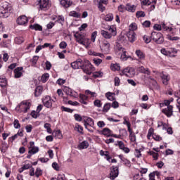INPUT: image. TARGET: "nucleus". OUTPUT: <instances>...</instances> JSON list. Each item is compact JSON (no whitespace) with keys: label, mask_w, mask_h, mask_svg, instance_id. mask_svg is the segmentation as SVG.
<instances>
[{"label":"nucleus","mask_w":180,"mask_h":180,"mask_svg":"<svg viewBox=\"0 0 180 180\" xmlns=\"http://www.w3.org/2000/svg\"><path fill=\"white\" fill-rule=\"evenodd\" d=\"M108 31L105 30H102L101 32V36L106 40H110L112 37L116 36L117 34V29L115 25H110L108 28L106 29Z\"/></svg>","instance_id":"nucleus-1"},{"label":"nucleus","mask_w":180,"mask_h":180,"mask_svg":"<svg viewBox=\"0 0 180 180\" xmlns=\"http://www.w3.org/2000/svg\"><path fill=\"white\" fill-rule=\"evenodd\" d=\"M75 38L76 41L79 43V44L84 46L86 49H88V47H89V44H91V43L89 42V39L88 37L82 35V34H79V32H76L75 34Z\"/></svg>","instance_id":"nucleus-2"},{"label":"nucleus","mask_w":180,"mask_h":180,"mask_svg":"<svg viewBox=\"0 0 180 180\" xmlns=\"http://www.w3.org/2000/svg\"><path fill=\"white\" fill-rule=\"evenodd\" d=\"M30 106H32L30 102L23 101L16 106L15 110L18 113H27V110L30 109Z\"/></svg>","instance_id":"nucleus-3"},{"label":"nucleus","mask_w":180,"mask_h":180,"mask_svg":"<svg viewBox=\"0 0 180 180\" xmlns=\"http://www.w3.org/2000/svg\"><path fill=\"white\" fill-rule=\"evenodd\" d=\"M173 99L170 100H165L164 101V105H165V106H167V108H165L162 110V113H164V115H166V116L167 117H171L174 113V111L172 110L173 107L172 105H171V102H172Z\"/></svg>","instance_id":"nucleus-4"},{"label":"nucleus","mask_w":180,"mask_h":180,"mask_svg":"<svg viewBox=\"0 0 180 180\" xmlns=\"http://www.w3.org/2000/svg\"><path fill=\"white\" fill-rule=\"evenodd\" d=\"M9 11H11L9 4L4 3L3 6L0 7V18H8L9 16Z\"/></svg>","instance_id":"nucleus-5"},{"label":"nucleus","mask_w":180,"mask_h":180,"mask_svg":"<svg viewBox=\"0 0 180 180\" xmlns=\"http://www.w3.org/2000/svg\"><path fill=\"white\" fill-rule=\"evenodd\" d=\"M150 37L157 44H162V43H164V37H162V34L160 32H153Z\"/></svg>","instance_id":"nucleus-6"},{"label":"nucleus","mask_w":180,"mask_h":180,"mask_svg":"<svg viewBox=\"0 0 180 180\" xmlns=\"http://www.w3.org/2000/svg\"><path fill=\"white\" fill-rule=\"evenodd\" d=\"M101 134L105 136L106 137H115V139H121L122 135H116L113 134V131L109 128H104L101 131Z\"/></svg>","instance_id":"nucleus-7"},{"label":"nucleus","mask_w":180,"mask_h":180,"mask_svg":"<svg viewBox=\"0 0 180 180\" xmlns=\"http://www.w3.org/2000/svg\"><path fill=\"white\" fill-rule=\"evenodd\" d=\"M85 64L83 66V71L85 74L91 75L93 71H95V68L89 63V60H86Z\"/></svg>","instance_id":"nucleus-8"},{"label":"nucleus","mask_w":180,"mask_h":180,"mask_svg":"<svg viewBox=\"0 0 180 180\" xmlns=\"http://www.w3.org/2000/svg\"><path fill=\"white\" fill-rule=\"evenodd\" d=\"M51 6V1L50 0H40L39 8L41 11H47Z\"/></svg>","instance_id":"nucleus-9"},{"label":"nucleus","mask_w":180,"mask_h":180,"mask_svg":"<svg viewBox=\"0 0 180 180\" xmlns=\"http://www.w3.org/2000/svg\"><path fill=\"white\" fill-rule=\"evenodd\" d=\"M85 61L82 60V59H78L77 61H75L71 63V67L74 68V70H78L79 68H84V65H85Z\"/></svg>","instance_id":"nucleus-10"},{"label":"nucleus","mask_w":180,"mask_h":180,"mask_svg":"<svg viewBox=\"0 0 180 180\" xmlns=\"http://www.w3.org/2000/svg\"><path fill=\"white\" fill-rule=\"evenodd\" d=\"M84 127L85 129H86V130H88V131H90V133H94V130L90 129L89 127H93L94 126V120H92V118H87L85 121H84Z\"/></svg>","instance_id":"nucleus-11"},{"label":"nucleus","mask_w":180,"mask_h":180,"mask_svg":"<svg viewBox=\"0 0 180 180\" xmlns=\"http://www.w3.org/2000/svg\"><path fill=\"white\" fill-rule=\"evenodd\" d=\"M110 179L114 180L119 176V167L112 166L110 168Z\"/></svg>","instance_id":"nucleus-12"},{"label":"nucleus","mask_w":180,"mask_h":180,"mask_svg":"<svg viewBox=\"0 0 180 180\" xmlns=\"http://www.w3.org/2000/svg\"><path fill=\"white\" fill-rule=\"evenodd\" d=\"M63 92H65L66 95H69V96H72V98H78V93L71 89L70 87L65 86L63 88Z\"/></svg>","instance_id":"nucleus-13"},{"label":"nucleus","mask_w":180,"mask_h":180,"mask_svg":"<svg viewBox=\"0 0 180 180\" xmlns=\"http://www.w3.org/2000/svg\"><path fill=\"white\" fill-rule=\"evenodd\" d=\"M123 75H126V77H134L136 72H134V69L132 68H126L122 70Z\"/></svg>","instance_id":"nucleus-14"},{"label":"nucleus","mask_w":180,"mask_h":180,"mask_svg":"<svg viewBox=\"0 0 180 180\" xmlns=\"http://www.w3.org/2000/svg\"><path fill=\"white\" fill-rule=\"evenodd\" d=\"M115 146H118L120 150H122L126 154H129L130 153V149L124 146V143L122 141H118Z\"/></svg>","instance_id":"nucleus-15"},{"label":"nucleus","mask_w":180,"mask_h":180,"mask_svg":"<svg viewBox=\"0 0 180 180\" xmlns=\"http://www.w3.org/2000/svg\"><path fill=\"white\" fill-rule=\"evenodd\" d=\"M42 102L46 108H51L53 106V101L49 96H45L42 99Z\"/></svg>","instance_id":"nucleus-16"},{"label":"nucleus","mask_w":180,"mask_h":180,"mask_svg":"<svg viewBox=\"0 0 180 180\" xmlns=\"http://www.w3.org/2000/svg\"><path fill=\"white\" fill-rule=\"evenodd\" d=\"M101 49L103 53H109L110 51V43L108 41H103Z\"/></svg>","instance_id":"nucleus-17"},{"label":"nucleus","mask_w":180,"mask_h":180,"mask_svg":"<svg viewBox=\"0 0 180 180\" xmlns=\"http://www.w3.org/2000/svg\"><path fill=\"white\" fill-rule=\"evenodd\" d=\"M109 0H100L98 4V8L100 12H105L106 7L103 5H108Z\"/></svg>","instance_id":"nucleus-18"},{"label":"nucleus","mask_w":180,"mask_h":180,"mask_svg":"<svg viewBox=\"0 0 180 180\" xmlns=\"http://www.w3.org/2000/svg\"><path fill=\"white\" fill-rule=\"evenodd\" d=\"M30 147L29 148V154H31V155H33L34 154H37V153H39V147L34 146V142H30Z\"/></svg>","instance_id":"nucleus-19"},{"label":"nucleus","mask_w":180,"mask_h":180,"mask_svg":"<svg viewBox=\"0 0 180 180\" xmlns=\"http://www.w3.org/2000/svg\"><path fill=\"white\" fill-rule=\"evenodd\" d=\"M118 50L122 51L120 60H122V61H127V60L129 59V56L127 55V51H126V49L121 46H118Z\"/></svg>","instance_id":"nucleus-20"},{"label":"nucleus","mask_w":180,"mask_h":180,"mask_svg":"<svg viewBox=\"0 0 180 180\" xmlns=\"http://www.w3.org/2000/svg\"><path fill=\"white\" fill-rule=\"evenodd\" d=\"M27 22H29V20L27 19V17H26L25 15L20 16L17 19V23L18 25H26Z\"/></svg>","instance_id":"nucleus-21"},{"label":"nucleus","mask_w":180,"mask_h":180,"mask_svg":"<svg viewBox=\"0 0 180 180\" xmlns=\"http://www.w3.org/2000/svg\"><path fill=\"white\" fill-rule=\"evenodd\" d=\"M15 78H20L23 75V67H18L14 70Z\"/></svg>","instance_id":"nucleus-22"},{"label":"nucleus","mask_w":180,"mask_h":180,"mask_svg":"<svg viewBox=\"0 0 180 180\" xmlns=\"http://www.w3.org/2000/svg\"><path fill=\"white\" fill-rule=\"evenodd\" d=\"M137 71H139V72H141V74H146V75H150L151 74L150 69H148V68H146L143 66L138 68Z\"/></svg>","instance_id":"nucleus-23"},{"label":"nucleus","mask_w":180,"mask_h":180,"mask_svg":"<svg viewBox=\"0 0 180 180\" xmlns=\"http://www.w3.org/2000/svg\"><path fill=\"white\" fill-rule=\"evenodd\" d=\"M126 6H127V11L128 12L134 13L136 12V9H137V5L131 4L130 3L127 4Z\"/></svg>","instance_id":"nucleus-24"},{"label":"nucleus","mask_w":180,"mask_h":180,"mask_svg":"<svg viewBox=\"0 0 180 180\" xmlns=\"http://www.w3.org/2000/svg\"><path fill=\"white\" fill-rule=\"evenodd\" d=\"M88 147H89V143L86 141H83L78 145L77 148L79 150H85L88 148Z\"/></svg>","instance_id":"nucleus-25"},{"label":"nucleus","mask_w":180,"mask_h":180,"mask_svg":"<svg viewBox=\"0 0 180 180\" xmlns=\"http://www.w3.org/2000/svg\"><path fill=\"white\" fill-rule=\"evenodd\" d=\"M60 5L64 8H70L72 5V1L70 0H59Z\"/></svg>","instance_id":"nucleus-26"},{"label":"nucleus","mask_w":180,"mask_h":180,"mask_svg":"<svg viewBox=\"0 0 180 180\" xmlns=\"http://www.w3.org/2000/svg\"><path fill=\"white\" fill-rule=\"evenodd\" d=\"M79 99L80 103H83V105H88V102H86V101H88V96H86V94H80Z\"/></svg>","instance_id":"nucleus-27"},{"label":"nucleus","mask_w":180,"mask_h":180,"mask_svg":"<svg viewBox=\"0 0 180 180\" xmlns=\"http://www.w3.org/2000/svg\"><path fill=\"white\" fill-rule=\"evenodd\" d=\"M160 77L162 78V84L164 85H168V82L169 81V75L162 74Z\"/></svg>","instance_id":"nucleus-28"},{"label":"nucleus","mask_w":180,"mask_h":180,"mask_svg":"<svg viewBox=\"0 0 180 180\" xmlns=\"http://www.w3.org/2000/svg\"><path fill=\"white\" fill-rule=\"evenodd\" d=\"M127 36L129 39V41L131 43H133L134 41H136V33L134 32H131L129 33H127Z\"/></svg>","instance_id":"nucleus-29"},{"label":"nucleus","mask_w":180,"mask_h":180,"mask_svg":"<svg viewBox=\"0 0 180 180\" xmlns=\"http://www.w3.org/2000/svg\"><path fill=\"white\" fill-rule=\"evenodd\" d=\"M85 95L88 96V98H96L98 96V94L96 92L91 91V90H86Z\"/></svg>","instance_id":"nucleus-30"},{"label":"nucleus","mask_w":180,"mask_h":180,"mask_svg":"<svg viewBox=\"0 0 180 180\" xmlns=\"http://www.w3.org/2000/svg\"><path fill=\"white\" fill-rule=\"evenodd\" d=\"M135 53L139 60H144V58H146V55H144L143 51H140L139 49L136 50Z\"/></svg>","instance_id":"nucleus-31"},{"label":"nucleus","mask_w":180,"mask_h":180,"mask_svg":"<svg viewBox=\"0 0 180 180\" xmlns=\"http://www.w3.org/2000/svg\"><path fill=\"white\" fill-rule=\"evenodd\" d=\"M119 158H120L121 161H122V162L124 164V165H126L127 167H130V165H131L130 160L123 158V155H119Z\"/></svg>","instance_id":"nucleus-32"},{"label":"nucleus","mask_w":180,"mask_h":180,"mask_svg":"<svg viewBox=\"0 0 180 180\" xmlns=\"http://www.w3.org/2000/svg\"><path fill=\"white\" fill-rule=\"evenodd\" d=\"M89 56H97V57H101V58H105V55H103V53H97V52H95L94 51H89Z\"/></svg>","instance_id":"nucleus-33"},{"label":"nucleus","mask_w":180,"mask_h":180,"mask_svg":"<svg viewBox=\"0 0 180 180\" xmlns=\"http://www.w3.org/2000/svg\"><path fill=\"white\" fill-rule=\"evenodd\" d=\"M30 29H32V30H39V32H41L43 30V27H41L39 24H34L32 25H30Z\"/></svg>","instance_id":"nucleus-34"},{"label":"nucleus","mask_w":180,"mask_h":180,"mask_svg":"<svg viewBox=\"0 0 180 180\" xmlns=\"http://www.w3.org/2000/svg\"><path fill=\"white\" fill-rule=\"evenodd\" d=\"M160 53L164 56H167V57H174V56H172V54L171 53L170 51H167L164 48L160 50Z\"/></svg>","instance_id":"nucleus-35"},{"label":"nucleus","mask_w":180,"mask_h":180,"mask_svg":"<svg viewBox=\"0 0 180 180\" xmlns=\"http://www.w3.org/2000/svg\"><path fill=\"white\" fill-rule=\"evenodd\" d=\"M115 95L116 94L115 93L108 92L105 94V97L107 98V99H108V101H115Z\"/></svg>","instance_id":"nucleus-36"},{"label":"nucleus","mask_w":180,"mask_h":180,"mask_svg":"<svg viewBox=\"0 0 180 180\" xmlns=\"http://www.w3.org/2000/svg\"><path fill=\"white\" fill-rule=\"evenodd\" d=\"M113 19H114L113 14L110 13H108L104 17V20H105V22H112V20H113Z\"/></svg>","instance_id":"nucleus-37"},{"label":"nucleus","mask_w":180,"mask_h":180,"mask_svg":"<svg viewBox=\"0 0 180 180\" xmlns=\"http://www.w3.org/2000/svg\"><path fill=\"white\" fill-rule=\"evenodd\" d=\"M75 131H77L78 133H80L81 134H84V128L82 126L76 124L75 127Z\"/></svg>","instance_id":"nucleus-38"},{"label":"nucleus","mask_w":180,"mask_h":180,"mask_svg":"<svg viewBox=\"0 0 180 180\" xmlns=\"http://www.w3.org/2000/svg\"><path fill=\"white\" fill-rule=\"evenodd\" d=\"M41 92H43V87L41 86H39L35 89V96H40L41 95Z\"/></svg>","instance_id":"nucleus-39"},{"label":"nucleus","mask_w":180,"mask_h":180,"mask_svg":"<svg viewBox=\"0 0 180 180\" xmlns=\"http://www.w3.org/2000/svg\"><path fill=\"white\" fill-rule=\"evenodd\" d=\"M110 69L112 71H119L120 70V65L117 63L111 64Z\"/></svg>","instance_id":"nucleus-40"},{"label":"nucleus","mask_w":180,"mask_h":180,"mask_svg":"<svg viewBox=\"0 0 180 180\" xmlns=\"http://www.w3.org/2000/svg\"><path fill=\"white\" fill-rule=\"evenodd\" d=\"M167 40H170L171 41H178L180 39L179 37H174L172 35L167 34Z\"/></svg>","instance_id":"nucleus-41"},{"label":"nucleus","mask_w":180,"mask_h":180,"mask_svg":"<svg viewBox=\"0 0 180 180\" xmlns=\"http://www.w3.org/2000/svg\"><path fill=\"white\" fill-rule=\"evenodd\" d=\"M8 85V81L6 80V78H0V86L1 88H5Z\"/></svg>","instance_id":"nucleus-42"},{"label":"nucleus","mask_w":180,"mask_h":180,"mask_svg":"<svg viewBox=\"0 0 180 180\" xmlns=\"http://www.w3.org/2000/svg\"><path fill=\"white\" fill-rule=\"evenodd\" d=\"M123 124H126V126H127L129 133H131V124H130V122L127 121L126 118H124Z\"/></svg>","instance_id":"nucleus-43"},{"label":"nucleus","mask_w":180,"mask_h":180,"mask_svg":"<svg viewBox=\"0 0 180 180\" xmlns=\"http://www.w3.org/2000/svg\"><path fill=\"white\" fill-rule=\"evenodd\" d=\"M0 150H1V153H6V151L8 150V144H6V143H5V142H3L0 147Z\"/></svg>","instance_id":"nucleus-44"},{"label":"nucleus","mask_w":180,"mask_h":180,"mask_svg":"<svg viewBox=\"0 0 180 180\" xmlns=\"http://www.w3.org/2000/svg\"><path fill=\"white\" fill-rule=\"evenodd\" d=\"M23 41H25V38H23L22 37H18L15 38V43L16 44H22Z\"/></svg>","instance_id":"nucleus-45"},{"label":"nucleus","mask_w":180,"mask_h":180,"mask_svg":"<svg viewBox=\"0 0 180 180\" xmlns=\"http://www.w3.org/2000/svg\"><path fill=\"white\" fill-rule=\"evenodd\" d=\"M44 129H46L47 133H49V134H51V124H49V123H45L44 125Z\"/></svg>","instance_id":"nucleus-46"},{"label":"nucleus","mask_w":180,"mask_h":180,"mask_svg":"<svg viewBox=\"0 0 180 180\" xmlns=\"http://www.w3.org/2000/svg\"><path fill=\"white\" fill-rule=\"evenodd\" d=\"M165 30L166 32H172V27H167L165 23L161 24V30Z\"/></svg>","instance_id":"nucleus-47"},{"label":"nucleus","mask_w":180,"mask_h":180,"mask_svg":"<svg viewBox=\"0 0 180 180\" xmlns=\"http://www.w3.org/2000/svg\"><path fill=\"white\" fill-rule=\"evenodd\" d=\"M50 77V75H49V73H45L42 75L41 77V81L43 82H47V81L49 80V78Z\"/></svg>","instance_id":"nucleus-48"},{"label":"nucleus","mask_w":180,"mask_h":180,"mask_svg":"<svg viewBox=\"0 0 180 180\" xmlns=\"http://www.w3.org/2000/svg\"><path fill=\"white\" fill-rule=\"evenodd\" d=\"M29 168H32V166L30 164L25 165L19 169V172L22 173L25 169H29Z\"/></svg>","instance_id":"nucleus-49"},{"label":"nucleus","mask_w":180,"mask_h":180,"mask_svg":"<svg viewBox=\"0 0 180 180\" xmlns=\"http://www.w3.org/2000/svg\"><path fill=\"white\" fill-rule=\"evenodd\" d=\"M134 155L136 158H141V149H135Z\"/></svg>","instance_id":"nucleus-50"},{"label":"nucleus","mask_w":180,"mask_h":180,"mask_svg":"<svg viewBox=\"0 0 180 180\" xmlns=\"http://www.w3.org/2000/svg\"><path fill=\"white\" fill-rule=\"evenodd\" d=\"M112 105H110V103H107L104 105L103 107V112H109V110L110 109Z\"/></svg>","instance_id":"nucleus-51"},{"label":"nucleus","mask_w":180,"mask_h":180,"mask_svg":"<svg viewBox=\"0 0 180 180\" xmlns=\"http://www.w3.org/2000/svg\"><path fill=\"white\" fill-rule=\"evenodd\" d=\"M56 22H58V23H60V25H63L64 22H65V20L64 19V16L63 15L58 16Z\"/></svg>","instance_id":"nucleus-52"},{"label":"nucleus","mask_w":180,"mask_h":180,"mask_svg":"<svg viewBox=\"0 0 180 180\" xmlns=\"http://www.w3.org/2000/svg\"><path fill=\"white\" fill-rule=\"evenodd\" d=\"M94 105L97 108H102V102L99 99L95 100L94 102Z\"/></svg>","instance_id":"nucleus-53"},{"label":"nucleus","mask_w":180,"mask_h":180,"mask_svg":"<svg viewBox=\"0 0 180 180\" xmlns=\"http://www.w3.org/2000/svg\"><path fill=\"white\" fill-rule=\"evenodd\" d=\"M118 11L119 12H124L125 11H127V6H125L123 4H121L118 6Z\"/></svg>","instance_id":"nucleus-54"},{"label":"nucleus","mask_w":180,"mask_h":180,"mask_svg":"<svg viewBox=\"0 0 180 180\" xmlns=\"http://www.w3.org/2000/svg\"><path fill=\"white\" fill-rule=\"evenodd\" d=\"M69 15L70 16H72L73 18H79L81 16V14L74 11H71Z\"/></svg>","instance_id":"nucleus-55"},{"label":"nucleus","mask_w":180,"mask_h":180,"mask_svg":"<svg viewBox=\"0 0 180 180\" xmlns=\"http://www.w3.org/2000/svg\"><path fill=\"white\" fill-rule=\"evenodd\" d=\"M53 134L56 139H63V134H61V131H56Z\"/></svg>","instance_id":"nucleus-56"},{"label":"nucleus","mask_w":180,"mask_h":180,"mask_svg":"<svg viewBox=\"0 0 180 180\" xmlns=\"http://www.w3.org/2000/svg\"><path fill=\"white\" fill-rule=\"evenodd\" d=\"M129 29L130 30H132V32H134V30H137V24H136V22H132L129 25Z\"/></svg>","instance_id":"nucleus-57"},{"label":"nucleus","mask_w":180,"mask_h":180,"mask_svg":"<svg viewBox=\"0 0 180 180\" xmlns=\"http://www.w3.org/2000/svg\"><path fill=\"white\" fill-rule=\"evenodd\" d=\"M143 27H150L151 26V22L150 20H146L142 23Z\"/></svg>","instance_id":"nucleus-58"},{"label":"nucleus","mask_w":180,"mask_h":180,"mask_svg":"<svg viewBox=\"0 0 180 180\" xmlns=\"http://www.w3.org/2000/svg\"><path fill=\"white\" fill-rule=\"evenodd\" d=\"M13 126L15 129H20V123H19V120H15L13 122Z\"/></svg>","instance_id":"nucleus-59"},{"label":"nucleus","mask_w":180,"mask_h":180,"mask_svg":"<svg viewBox=\"0 0 180 180\" xmlns=\"http://www.w3.org/2000/svg\"><path fill=\"white\" fill-rule=\"evenodd\" d=\"M93 61H94V64L97 66L101 65V64H102V59L94 58V59H93Z\"/></svg>","instance_id":"nucleus-60"},{"label":"nucleus","mask_w":180,"mask_h":180,"mask_svg":"<svg viewBox=\"0 0 180 180\" xmlns=\"http://www.w3.org/2000/svg\"><path fill=\"white\" fill-rule=\"evenodd\" d=\"M96 36H98V32L97 31H94V32H92V34H91V41H93V43H95V39H96Z\"/></svg>","instance_id":"nucleus-61"},{"label":"nucleus","mask_w":180,"mask_h":180,"mask_svg":"<svg viewBox=\"0 0 180 180\" xmlns=\"http://www.w3.org/2000/svg\"><path fill=\"white\" fill-rule=\"evenodd\" d=\"M146 16V13L143 11H137L136 17L138 18H144Z\"/></svg>","instance_id":"nucleus-62"},{"label":"nucleus","mask_w":180,"mask_h":180,"mask_svg":"<svg viewBox=\"0 0 180 180\" xmlns=\"http://www.w3.org/2000/svg\"><path fill=\"white\" fill-rule=\"evenodd\" d=\"M59 47H60V49H66L67 42H65V41L60 42L59 44Z\"/></svg>","instance_id":"nucleus-63"},{"label":"nucleus","mask_w":180,"mask_h":180,"mask_svg":"<svg viewBox=\"0 0 180 180\" xmlns=\"http://www.w3.org/2000/svg\"><path fill=\"white\" fill-rule=\"evenodd\" d=\"M57 179L58 180H67V178H65V174H58Z\"/></svg>","instance_id":"nucleus-64"}]
</instances>
